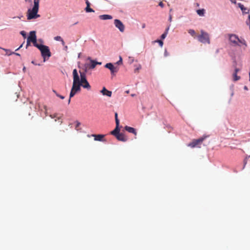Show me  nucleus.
Returning <instances> with one entry per match:
<instances>
[{
	"label": "nucleus",
	"instance_id": "31",
	"mask_svg": "<svg viewBox=\"0 0 250 250\" xmlns=\"http://www.w3.org/2000/svg\"><path fill=\"white\" fill-rule=\"evenodd\" d=\"M247 157H246L244 161V167L243 168H244L247 163Z\"/></svg>",
	"mask_w": 250,
	"mask_h": 250
},
{
	"label": "nucleus",
	"instance_id": "20",
	"mask_svg": "<svg viewBox=\"0 0 250 250\" xmlns=\"http://www.w3.org/2000/svg\"><path fill=\"white\" fill-rule=\"evenodd\" d=\"M239 7L240 8L243 12L245 13H248V9L246 8H245L243 4L239 3Z\"/></svg>",
	"mask_w": 250,
	"mask_h": 250
},
{
	"label": "nucleus",
	"instance_id": "5",
	"mask_svg": "<svg viewBox=\"0 0 250 250\" xmlns=\"http://www.w3.org/2000/svg\"><path fill=\"white\" fill-rule=\"evenodd\" d=\"M229 41L232 43L233 45H240L239 43L245 44L246 42L245 40H241L235 35L229 34L228 35Z\"/></svg>",
	"mask_w": 250,
	"mask_h": 250
},
{
	"label": "nucleus",
	"instance_id": "50",
	"mask_svg": "<svg viewBox=\"0 0 250 250\" xmlns=\"http://www.w3.org/2000/svg\"><path fill=\"white\" fill-rule=\"evenodd\" d=\"M80 124V123H78V124H77V126H78Z\"/></svg>",
	"mask_w": 250,
	"mask_h": 250
},
{
	"label": "nucleus",
	"instance_id": "9",
	"mask_svg": "<svg viewBox=\"0 0 250 250\" xmlns=\"http://www.w3.org/2000/svg\"><path fill=\"white\" fill-rule=\"evenodd\" d=\"M104 67L109 69L110 70L111 74L113 75H114L119 70L118 67L114 66L113 64L110 62L106 63Z\"/></svg>",
	"mask_w": 250,
	"mask_h": 250
},
{
	"label": "nucleus",
	"instance_id": "11",
	"mask_svg": "<svg viewBox=\"0 0 250 250\" xmlns=\"http://www.w3.org/2000/svg\"><path fill=\"white\" fill-rule=\"evenodd\" d=\"M116 137L119 141L122 142H126L127 140V137L122 133H120L119 134L116 135Z\"/></svg>",
	"mask_w": 250,
	"mask_h": 250
},
{
	"label": "nucleus",
	"instance_id": "3",
	"mask_svg": "<svg viewBox=\"0 0 250 250\" xmlns=\"http://www.w3.org/2000/svg\"><path fill=\"white\" fill-rule=\"evenodd\" d=\"M36 47L40 50L42 56L43 58V61L45 62L46 60H48L51 55L48 46L42 44H39L37 45Z\"/></svg>",
	"mask_w": 250,
	"mask_h": 250
},
{
	"label": "nucleus",
	"instance_id": "23",
	"mask_svg": "<svg viewBox=\"0 0 250 250\" xmlns=\"http://www.w3.org/2000/svg\"><path fill=\"white\" fill-rule=\"evenodd\" d=\"M237 73H233V79L234 81H237L240 79V77L238 76L237 75Z\"/></svg>",
	"mask_w": 250,
	"mask_h": 250
},
{
	"label": "nucleus",
	"instance_id": "17",
	"mask_svg": "<svg viewBox=\"0 0 250 250\" xmlns=\"http://www.w3.org/2000/svg\"><path fill=\"white\" fill-rule=\"evenodd\" d=\"M100 19L102 20H110L112 19V17L109 15H102L100 16Z\"/></svg>",
	"mask_w": 250,
	"mask_h": 250
},
{
	"label": "nucleus",
	"instance_id": "14",
	"mask_svg": "<svg viewBox=\"0 0 250 250\" xmlns=\"http://www.w3.org/2000/svg\"><path fill=\"white\" fill-rule=\"evenodd\" d=\"M92 136H93L94 137L95 141H103V139L104 138V135H102V134H98V135L93 134V135H92Z\"/></svg>",
	"mask_w": 250,
	"mask_h": 250
},
{
	"label": "nucleus",
	"instance_id": "8",
	"mask_svg": "<svg viewBox=\"0 0 250 250\" xmlns=\"http://www.w3.org/2000/svg\"><path fill=\"white\" fill-rule=\"evenodd\" d=\"M27 40L30 41V42H32L33 43L34 46L35 47H36L37 45H39V44L37 42L36 32L34 31H32L30 32L29 36L27 38Z\"/></svg>",
	"mask_w": 250,
	"mask_h": 250
},
{
	"label": "nucleus",
	"instance_id": "35",
	"mask_svg": "<svg viewBox=\"0 0 250 250\" xmlns=\"http://www.w3.org/2000/svg\"><path fill=\"white\" fill-rule=\"evenodd\" d=\"M84 64H87V67H88V68L89 69H91V67H90V62H89V63L86 62Z\"/></svg>",
	"mask_w": 250,
	"mask_h": 250
},
{
	"label": "nucleus",
	"instance_id": "46",
	"mask_svg": "<svg viewBox=\"0 0 250 250\" xmlns=\"http://www.w3.org/2000/svg\"><path fill=\"white\" fill-rule=\"evenodd\" d=\"M125 92L126 93H127V94H128V93H129V90H126V91H125Z\"/></svg>",
	"mask_w": 250,
	"mask_h": 250
},
{
	"label": "nucleus",
	"instance_id": "40",
	"mask_svg": "<svg viewBox=\"0 0 250 250\" xmlns=\"http://www.w3.org/2000/svg\"><path fill=\"white\" fill-rule=\"evenodd\" d=\"M171 20H172V16H171V15H170L169 17V21H171Z\"/></svg>",
	"mask_w": 250,
	"mask_h": 250
},
{
	"label": "nucleus",
	"instance_id": "41",
	"mask_svg": "<svg viewBox=\"0 0 250 250\" xmlns=\"http://www.w3.org/2000/svg\"><path fill=\"white\" fill-rule=\"evenodd\" d=\"M146 27V24L145 23H143L142 24V28H145Z\"/></svg>",
	"mask_w": 250,
	"mask_h": 250
},
{
	"label": "nucleus",
	"instance_id": "24",
	"mask_svg": "<svg viewBox=\"0 0 250 250\" xmlns=\"http://www.w3.org/2000/svg\"><path fill=\"white\" fill-rule=\"evenodd\" d=\"M188 32L189 34H190L192 37H195V32L194 30L193 29H189L188 30Z\"/></svg>",
	"mask_w": 250,
	"mask_h": 250
},
{
	"label": "nucleus",
	"instance_id": "33",
	"mask_svg": "<svg viewBox=\"0 0 250 250\" xmlns=\"http://www.w3.org/2000/svg\"><path fill=\"white\" fill-rule=\"evenodd\" d=\"M30 41H28V40H27V43H26V48H27L30 45Z\"/></svg>",
	"mask_w": 250,
	"mask_h": 250
},
{
	"label": "nucleus",
	"instance_id": "22",
	"mask_svg": "<svg viewBox=\"0 0 250 250\" xmlns=\"http://www.w3.org/2000/svg\"><path fill=\"white\" fill-rule=\"evenodd\" d=\"M197 13L199 16H203L205 13V10L204 9L197 10Z\"/></svg>",
	"mask_w": 250,
	"mask_h": 250
},
{
	"label": "nucleus",
	"instance_id": "49",
	"mask_svg": "<svg viewBox=\"0 0 250 250\" xmlns=\"http://www.w3.org/2000/svg\"><path fill=\"white\" fill-rule=\"evenodd\" d=\"M249 81H250V72L249 73Z\"/></svg>",
	"mask_w": 250,
	"mask_h": 250
},
{
	"label": "nucleus",
	"instance_id": "1",
	"mask_svg": "<svg viewBox=\"0 0 250 250\" xmlns=\"http://www.w3.org/2000/svg\"><path fill=\"white\" fill-rule=\"evenodd\" d=\"M79 72L80 74V78L78 73L77 69H74L73 70V79L74 80L75 75L77 76V77L78 78V82L77 83L80 84V87L81 88V86H82L84 88L87 89V90H90L91 89V86L86 80V74H85L84 72H81V71H80Z\"/></svg>",
	"mask_w": 250,
	"mask_h": 250
},
{
	"label": "nucleus",
	"instance_id": "26",
	"mask_svg": "<svg viewBox=\"0 0 250 250\" xmlns=\"http://www.w3.org/2000/svg\"><path fill=\"white\" fill-rule=\"evenodd\" d=\"M89 69L87 67V64H84V71L83 72H84L85 74L86 72L89 70Z\"/></svg>",
	"mask_w": 250,
	"mask_h": 250
},
{
	"label": "nucleus",
	"instance_id": "30",
	"mask_svg": "<svg viewBox=\"0 0 250 250\" xmlns=\"http://www.w3.org/2000/svg\"><path fill=\"white\" fill-rule=\"evenodd\" d=\"M56 96L59 98H60L61 99H64V97L62 96V95H60L58 93H56Z\"/></svg>",
	"mask_w": 250,
	"mask_h": 250
},
{
	"label": "nucleus",
	"instance_id": "36",
	"mask_svg": "<svg viewBox=\"0 0 250 250\" xmlns=\"http://www.w3.org/2000/svg\"><path fill=\"white\" fill-rule=\"evenodd\" d=\"M239 69L237 68H236L234 70V73H237L238 71H239Z\"/></svg>",
	"mask_w": 250,
	"mask_h": 250
},
{
	"label": "nucleus",
	"instance_id": "10",
	"mask_svg": "<svg viewBox=\"0 0 250 250\" xmlns=\"http://www.w3.org/2000/svg\"><path fill=\"white\" fill-rule=\"evenodd\" d=\"M114 24H115V26L119 29V30H120V31H121V32H123L125 30V25H124V24L122 23V22L119 20H118V19H115L114 20Z\"/></svg>",
	"mask_w": 250,
	"mask_h": 250
},
{
	"label": "nucleus",
	"instance_id": "15",
	"mask_svg": "<svg viewBox=\"0 0 250 250\" xmlns=\"http://www.w3.org/2000/svg\"><path fill=\"white\" fill-rule=\"evenodd\" d=\"M85 3L86 4V7L85 9V10L86 12H94V11L90 7V2L88 1V0H86V1H85Z\"/></svg>",
	"mask_w": 250,
	"mask_h": 250
},
{
	"label": "nucleus",
	"instance_id": "48",
	"mask_svg": "<svg viewBox=\"0 0 250 250\" xmlns=\"http://www.w3.org/2000/svg\"><path fill=\"white\" fill-rule=\"evenodd\" d=\"M25 70H26V68H25V67H24L23 68V71L24 72H25Z\"/></svg>",
	"mask_w": 250,
	"mask_h": 250
},
{
	"label": "nucleus",
	"instance_id": "16",
	"mask_svg": "<svg viewBox=\"0 0 250 250\" xmlns=\"http://www.w3.org/2000/svg\"><path fill=\"white\" fill-rule=\"evenodd\" d=\"M119 125H116L115 128L111 132V134L115 137L120 133V128H119Z\"/></svg>",
	"mask_w": 250,
	"mask_h": 250
},
{
	"label": "nucleus",
	"instance_id": "13",
	"mask_svg": "<svg viewBox=\"0 0 250 250\" xmlns=\"http://www.w3.org/2000/svg\"><path fill=\"white\" fill-rule=\"evenodd\" d=\"M101 92L103 95H106L109 97H110L112 95V92L111 91L108 90L104 87L103 88L102 90L101 91Z\"/></svg>",
	"mask_w": 250,
	"mask_h": 250
},
{
	"label": "nucleus",
	"instance_id": "47",
	"mask_svg": "<svg viewBox=\"0 0 250 250\" xmlns=\"http://www.w3.org/2000/svg\"><path fill=\"white\" fill-rule=\"evenodd\" d=\"M96 63H97V64H102L101 62H96Z\"/></svg>",
	"mask_w": 250,
	"mask_h": 250
},
{
	"label": "nucleus",
	"instance_id": "38",
	"mask_svg": "<svg viewBox=\"0 0 250 250\" xmlns=\"http://www.w3.org/2000/svg\"><path fill=\"white\" fill-rule=\"evenodd\" d=\"M23 43H22V44L21 45V46H20L18 48H17V49L16 50V51L18 50L19 49H20L21 47H22V45H23Z\"/></svg>",
	"mask_w": 250,
	"mask_h": 250
},
{
	"label": "nucleus",
	"instance_id": "25",
	"mask_svg": "<svg viewBox=\"0 0 250 250\" xmlns=\"http://www.w3.org/2000/svg\"><path fill=\"white\" fill-rule=\"evenodd\" d=\"M115 122L116 125H119V120L118 118V114L117 113H115Z\"/></svg>",
	"mask_w": 250,
	"mask_h": 250
},
{
	"label": "nucleus",
	"instance_id": "7",
	"mask_svg": "<svg viewBox=\"0 0 250 250\" xmlns=\"http://www.w3.org/2000/svg\"><path fill=\"white\" fill-rule=\"evenodd\" d=\"M206 138L207 136H203L198 139H193L191 142L188 145V146L191 148L195 147H200V146Z\"/></svg>",
	"mask_w": 250,
	"mask_h": 250
},
{
	"label": "nucleus",
	"instance_id": "51",
	"mask_svg": "<svg viewBox=\"0 0 250 250\" xmlns=\"http://www.w3.org/2000/svg\"><path fill=\"white\" fill-rule=\"evenodd\" d=\"M248 158H250V155L248 157Z\"/></svg>",
	"mask_w": 250,
	"mask_h": 250
},
{
	"label": "nucleus",
	"instance_id": "28",
	"mask_svg": "<svg viewBox=\"0 0 250 250\" xmlns=\"http://www.w3.org/2000/svg\"><path fill=\"white\" fill-rule=\"evenodd\" d=\"M156 42H157L159 43V44L160 45V46L161 47L163 46V42L162 41H161V40H157Z\"/></svg>",
	"mask_w": 250,
	"mask_h": 250
},
{
	"label": "nucleus",
	"instance_id": "42",
	"mask_svg": "<svg viewBox=\"0 0 250 250\" xmlns=\"http://www.w3.org/2000/svg\"><path fill=\"white\" fill-rule=\"evenodd\" d=\"M12 53H13V54H15V55H17V56H20V54H19V53H14V52H13Z\"/></svg>",
	"mask_w": 250,
	"mask_h": 250
},
{
	"label": "nucleus",
	"instance_id": "44",
	"mask_svg": "<svg viewBox=\"0 0 250 250\" xmlns=\"http://www.w3.org/2000/svg\"><path fill=\"white\" fill-rule=\"evenodd\" d=\"M136 96V94H131V97H134V96Z\"/></svg>",
	"mask_w": 250,
	"mask_h": 250
},
{
	"label": "nucleus",
	"instance_id": "19",
	"mask_svg": "<svg viewBox=\"0 0 250 250\" xmlns=\"http://www.w3.org/2000/svg\"><path fill=\"white\" fill-rule=\"evenodd\" d=\"M169 26H168L167 29H166V31L165 32L161 35V38L162 40L165 39V38L166 37L167 33H168V31L169 30Z\"/></svg>",
	"mask_w": 250,
	"mask_h": 250
},
{
	"label": "nucleus",
	"instance_id": "34",
	"mask_svg": "<svg viewBox=\"0 0 250 250\" xmlns=\"http://www.w3.org/2000/svg\"><path fill=\"white\" fill-rule=\"evenodd\" d=\"M159 5L160 6H161V7H163L164 6V3H163V2L162 1H160L159 3Z\"/></svg>",
	"mask_w": 250,
	"mask_h": 250
},
{
	"label": "nucleus",
	"instance_id": "12",
	"mask_svg": "<svg viewBox=\"0 0 250 250\" xmlns=\"http://www.w3.org/2000/svg\"><path fill=\"white\" fill-rule=\"evenodd\" d=\"M125 129L126 131H128V132L134 134L135 136L137 135V131L134 128L128 126H125ZM135 138H136V137H135Z\"/></svg>",
	"mask_w": 250,
	"mask_h": 250
},
{
	"label": "nucleus",
	"instance_id": "4",
	"mask_svg": "<svg viewBox=\"0 0 250 250\" xmlns=\"http://www.w3.org/2000/svg\"><path fill=\"white\" fill-rule=\"evenodd\" d=\"M77 76L75 75L74 80H73L72 87L69 95L68 104L70 103L71 98H72L77 92H79L81 90V88L79 86L80 84L77 83L78 82V78H77Z\"/></svg>",
	"mask_w": 250,
	"mask_h": 250
},
{
	"label": "nucleus",
	"instance_id": "32",
	"mask_svg": "<svg viewBox=\"0 0 250 250\" xmlns=\"http://www.w3.org/2000/svg\"><path fill=\"white\" fill-rule=\"evenodd\" d=\"M3 49L6 51V53L7 55H10V54H12L11 53H10V50H9L5 49Z\"/></svg>",
	"mask_w": 250,
	"mask_h": 250
},
{
	"label": "nucleus",
	"instance_id": "2",
	"mask_svg": "<svg viewBox=\"0 0 250 250\" xmlns=\"http://www.w3.org/2000/svg\"><path fill=\"white\" fill-rule=\"evenodd\" d=\"M40 0H34V6L32 9H29L27 12L28 20L35 19L40 17L38 14L39 9Z\"/></svg>",
	"mask_w": 250,
	"mask_h": 250
},
{
	"label": "nucleus",
	"instance_id": "29",
	"mask_svg": "<svg viewBox=\"0 0 250 250\" xmlns=\"http://www.w3.org/2000/svg\"><path fill=\"white\" fill-rule=\"evenodd\" d=\"M122 62H123V61H122V58L121 56H120V59L117 62V63L118 64H122Z\"/></svg>",
	"mask_w": 250,
	"mask_h": 250
},
{
	"label": "nucleus",
	"instance_id": "45",
	"mask_svg": "<svg viewBox=\"0 0 250 250\" xmlns=\"http://www.w3.org/2000/svg\"><path fill=\"white\" fill-rule=\"evenodd\" d=\"M53 92L56 95V93H58L56 90H53Z\"/></svg>",
	"mask_w": 250,
	"mask_h": 250
},
{
	"label": "nucleus",
	"instance_id": "18",
	"mask_svg": "<svg viewBox=\"0 0 250 250\" xmlns=\"http://www.w3.org/2000/svg\"><path fill=\"white\" fill-rule=\"evenodd\" d=\"M88 59L90 60L91 68L94 69L96 67V65L97 64V63H96V61L91 60L90 59V58H88Z\"/></svg>",
	"mask_w": 250,
	"mask_h": 250
},
{
	"label": "nucleus",
	"instance_id": "39",
	"mask_svg": "<svg viewBox=\"0 0 250 250\" xmlns=\"http://www.w3.org/2000/svg\"><path fill=\"white\" fill-rule=\"evenodd\" d=\"M164 54H165V56H168V53H167V51L166 50L165 51Z\"/></svg>",
	"mask_w": 250,
	"mask_h": 250
},
{
	"label": "nucleus",
	"instance_id": "37",
	"mask_svg": "<svg viewBox=\"0 0 250 250\" xmlns=\"http://www.w3.org/2000/svg\"><path fill=\"white\" fill-rule=\"evenodd\" d=\"M43 108H44V109L45 110V114H46L47 113V106H46V105H43Z\"/></svg>",
	"mask_w": 250,
	"mask_h": 250
},
{
	"label": "nucleus",
	"instance_id": "27",
	"mask_svg": "<svg viewBox=\"0 0 250 250\" xmlns=\"http://www.w3.org/2000/svg\"><path fill=\"white\" fill-rule=\"evenodd\" d=\"M21 34L23 36V37L25 39L26 38V33L25 31H21Z\"/></svg>",
	"mask_w": 250,
	"mask_h": 250
},
{
	"label": "nucleus",
	"instance_id": "21",
	"mask_svg": "<svg viewBox=\"0 0 250 250\" xmlns=\"http://www.w3.org/2000/svg\"><path fill=\"white\" fill-rule=\"evenodd\" d=\"M54 40L57 41H60L62 42V44L63 45H64L65 44V42H64V41L63 40V39L60 36H56L54 38Z\"/></svg>",
	"mask_w": 250,
	"mask_h": 250
},
{
	"label": "nucleus",
	"instance_id": "6",
	"mask_svg": "<svg viewBox=\"0 0 250 250\" xmlns=\"http://www.w3.org/2000/svg\"><path fill=\"white\" fill-rule=\"evenodd\" d=\"M198 41L203 43H210L209 36L208 33L201 31V34L198 36Z\"/></svg>",
	"mask_w": 250,
	"mask_h": 250
},
{
	"label": "nucleus",
	"instance_id": "43",
	"mask_svg": "<svg viewBox=\"0 0 250 250\" xmlns=\"http://www.w3.org/2000/svg\"><path fill=\"white\" fill-rule=\"evenodd\" d=\"M244 88L245 90H248V88L247 86H245Z\"/></svg>",
	"mask_w": 250,
	"mask_h": 250
}]
</instances>
